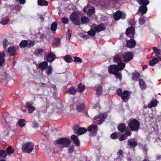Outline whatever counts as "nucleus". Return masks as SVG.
Segmentation results:
<instances>
[{"label":"nucleus","instance_id":"nucleus-1","mask_svg":"<svg viewBox=\"0 0 161 161\" xmlns=\"http://www.w3.org/2000/svg\"><path fill=\"white\" fill-rule=\"evenodd\" d=\"M140 125V124L138 121L135 119H130L128 123V126L132 131H138Z\"/></svg>","mask_w":161,"mask_h":161},{"label":"nucleus","instance_id":"nucleus-2","mask_svg":"<svg viewBox=\"0 0 161 161\" xmlns=\"http://www.w3.org/2000/svg\"><path fill=\"white\" fill-rule=\"evenodd\" d=\"M34 145L31 142H26L22 146V151L26 153H30L33 150Z\"/></svg>","mask_w":161,"mask_h":161},{"label":"nucleus","instance_id":"nucleus-3","mask_svg":"<svg viewBox=\"0 0 161 161\" xmlns=\"http://www.w3.org/2000/svg\"><path fill=\"white\" fill-rule=\"evenodd\" d=\"M133 56L131 53L125 52L120 54V58L125 62L129 61L133 58Z\"/></svg>","mask_w":161,"mask_h":161},{"label":"nucleus","instance_id":"nucleus-4","mask_svg":"<svg viewBox=\"0 0 161 161\" xmlns=\"http://www.w3.org/2000/svg\"><path fill=\"white\" fill-rule=\"evenodd\" d=\"M56 143L57 144L63 145L64 147H68L70 144L71 142L69 139L62 137L56 140Z\"/></svg>","mask_w":161,"mask_h":161},{"label":"nucleus","instance_id":"nucleus-5","mask_svg":"<svg viewBox=\"0 0 161 161\" xmlns=\"http://www.w3.org/2000/svg\"><path fill=\"white\" fill-rule=\"evenodd\" d=\"M74 132L75 134H78L79 135H81L85 133L87 129L84 127H81L77 125H75L73 127Z\"/></svg>","mask_w":161,"mask_h":161},{"label":"nucleus","instance_id":"nucleus-6","mask_svg":"<svg viewBox=\"0 0 161 161\" xmlns=\"http://www.w3.org/2000/svg\"><path fill=\"white\" fill-rule=\"evenodd\" d=\"M70 19L72 23L75 25H80V23L78 15L76 13L74 12L70 15Z\"/></svg>","mask_w":161,"mask_h":161},{"label":"nucleus","instance_id":"nucleus-7","mask_svg":"<svg viewBox=\"0 0 161 161\" xmlns=\"http://www.w3.org/2000/svg\"><path fill=\"white\" fill-rule=\"evenodd\" d=\"M122 0H104L103 3L105 7L108 8L114 7L115 3H118Z\"/></svg>","mask_w":161,"mask_h":161},{"label":"nucleus","instance_id":"nucleus-8","mask_svg":"<svg viewBox=\"0 0 161 161\" xmlns=\"http://www.w3.org/2000/svg\"><path fill=\"white\" fill-rule=\"evenodd\" d=\"M130 93L127 90L124 91L120 96L124 102H126L130 99Z\"/></svg>","mask_w":161,"mask_h":161},{"label":"nucleus","instance_id":"nucleus-9","mask_svg":"<svg viewBox=\"0 0 161 161\" xmlns=\"http://www.w3.org/2000/svg\"><path fill=\"white\" fill-rule=\"evenodd\" d=\"M113 17L116 20H119L121 18L124 19L126 18V14L125 13H122L121 11L118 10L114 14Z\"/></svg>","mask_w":161,"mask_h":161},{"label":"nucleus","instance_id":"nucleus-10","mask_svg":"<svg viewBox=\"0 0 161 161\" xmlns=\"http://www.w3.org/2000/svg\"><path fill=\"white\" fill-rule=\"evenodd\" d=\"M126 35L130 38H133L135 33V29L133 27L128 28L126 30L125 32Z\"/></svg>","mask_w":161,"mask_h":161},{"label":"nucleus","instance_id":"nucleus-11","mask_svg":"<svg viewBox=\"0 0 161 161\" xmlns=\"http://www.w3.org/2000/svg\"><path fill=\"white\" fill-rule=\"evenodd\" d=\"M119 72L117 65L115 64L111 65L108 67V72L112 74H115L117 72Z\"/></svg>","mask_w":161,"mask_h":161},{"label":"nucleus","instance_id":"nucleus-12","mask_svg":"<svg viewBox=\"0 0 161 161\" xmlns=\"http://www.w3.org/2000/svg\"><path fill=\"white\" fill-rule=\"evenodd\" d=\"M147 10L148 8L147 6H141L139 7L136 14H140L142 16L147 13Z\"/></svg>","mask_w":161,"mask_h":161},{"label":"nucleus","instance_id":"nucleus-13","mask_svg":"<svg viewBox=\"0 0 161 161\" xmlns=\"http://www.w3.org/2000/svg\"><path fill=\"white\" fill-rule=\"evenodd\" d=\"M47 60L49 62H51L56 58L54 52L50 51L46 56Z\"/></svg>","mask_w":161,"mask_h":161},{"label":"nucleus","instance_id":"nucleus-14","mask_svg":"<svg viewBox=\"0 0 161 161\" xmlns=\"http://www.w3.org/2000/svg\"><path fill=\"white\" fill-rule=\"evenodd\" d=\"M32 102H27L25 103V107H26L29 110V113H32L35 110V108L32 105Z\"/></svg>","mask_w":161,"mask_h":161},{"label":"nucleus","instance_id":"nucleus-15","mask_svg":"<svg viewBox=\"0 0 161 161\" xmlns=\"http://www.w3.org/2000/svg\"><path fill=\"white\" fill-rule=\"evenodd\" d=\"M153 59L149 62V65L151 66H153L158 63L159 61H161V57H153Z\"/></svg>","mask_w":161,"mask_h":161},{"label":"nucleus","instance_id":"nucleus-16","mask_svg":"<svg viewBox=\"0 0 161 161\" xmlns=\"http://www.w3.org/2000/svg\"><path fill=\"white\" fill-rule=\"evenodd\" d=\"M48 63L47 61H44L39 64H36L37 67L41 69L42 70H45L46 69L48 66Z\"/></svg>","mask_w":161,"mask_h":161},{"label":"nucleus","instance_id":"nucleus-17","mask_svg":"<svg viewBox=\"0 0 161 161\" xmlns=\"http://www.w3.org/2000/svg\"><path fill=\"white\" fill-rule=\"evenodd\" d=\"M87 130L89 131H93L92 133L93 135L95 136L98 130L97 126L96 125L92 124L88 126Z\"/></svg>","mask_w":161,"mask_h":161},{"label":"nucleus","instance_id":"nucleus-18","mask_svg":"<svg viewBox=\"0 0 161 161\" xmlns=\"http://www.w3.org/2000/svg\"><path fill=\"white\" fill-rule=\"evenodd\" d=\"M136 42L133 38L128 40L126 42V47L131 48L135 46Z\"/></svg>","mask_w":161,"mask_h":161},{"label":"nucleus","instance_id":"nucleus-19","mask_svg":"<svg viewBox=\"0 0 161 161\" xmlns=\"http://www.w3.org/2000/svg\"><path fill=\"white\" fill-rule=\"evenodd\" d=\"M95 88L97 96L99 97L102 92V86L100 84H98L96 85Z\"/></svg>","mask_w":161,"mask_h":161},{"label":"nucleus","instance_id":"nucleus-20","mask_svg":"<svg viewBox=\"0 0 161 161\" xmlns=\"http://www.w3.org/2000/svg\"><path fill=\"white\" fill-rule=\"evenodd\" d=\"M8 52L10 56L14 55L16 52L15 47L13 46H11L8 49Z\"/></svg>","mask_w":161,"mask_h":161},{"label":"nucleus","instance_id":"nucleus-21","mask_svg":"<svg viewBox=\"0 0 161 161\" xmlns=\"http://www.w3.org/2000/svg\"><path fill=\"white\" fill-rule=\"evenodd\" d=\"M71 140L73 141L74 142L77 146H79L80 145V142L77 136L76 135H73L71 137Z\"/></svg>","mask_w":161,"mask_h":161},{"label":"nucleus","instance_id":"nucleus-22","mask_svg":"<svg viewBox=\"0 0 161 161\" xmlns=\"http://www.w3.org/2000/svg\"><path fill=\"white\" fill-rule=\"evenodd\" d=\"M85 106L82 103H79L76 105L75 109L78 112H82L84 110Z\"/></svg>","mask_w":161,"mask_h":161},{"label":"nucleus","instance_id":"nucleus-23","mask_svg":"<svg viewBox=\"0 0 161 161\" xmlns=\"http://www.w3.org/2000/svg\"><path fill=\"white\" fill-rule=\"evenodd\" d=\"M117 128L119 131L123 133L125 130L126 125L124 123H121L118 126Z\"/></svg>","mask_w":161,"mask_h":161},{"label":"nucleus","instance_id":"nucleus-24","mask_svg":"<svg viewBox=\"0 0 161 161\" xmlns=\"http://www.w3.org/2000/svg\"><path fill=\"white\" fill-rule=\"evenodd\" d=\"M60 43V39L58 38H55L53 41L52 47L53 48H55L59 45Z\"/></svg>","mask_w":161,"mask_h":161},{"label":"nucleus","instance_id":"nucleus-25","mask_svg":"<svg viewBox=\"0 0 161 161\" xmlns=\"http://www.w3.org/2000/svg\"><path fill=\"white\" fill-rule=\"evenodd\" d=\"M66 92L69 95H74L76 93V90L74 87L72 86L68 88L66 91Z\"/></svg>","mask_w":161,"mask_h":161},{"label":"nucleus","instance_id":"nucleus-26","mask_svg":"<svg viewBox=\"0 0 161 161\" xmlns=\"http://www.w3.org/2000/svg\"><path fill=\"white\" fill-rule=\"evenodd\" d=\"M63 59L68 63H70L73 61L72 58L69 55H65L64 56Z\"/></svg>","mask_w":161,"mask_h":161},{"label":"nucleus","instance_id":"nucleus-27","mask_svg":"<svg viewBox=\"0 0 161 161\" xmlns=\"http://www.w3.org/2000/svg\"><path fill=\"white\" fill-rule=\"evenodd\" d=\"M93 29L95 30L96 32H99L104 30L105 28L100 25H95L93 27Z\"/></svg>","mask_w":161,"mask_h":161},{"label":"nucleus","instance_id":"nucleus-28","mask_svg":"<svg viewBox=\"0 0 161 161\" xmlns=\"http://www.w3.org/2000/svg\"><path fill=\"white\" fill-rule=\"evenodd\" d=\"M139 80L140 88L142 90H145L147 86L144 81L142 79H139Z\"/></svg>","mask_w":161,"mask_h":161},{"label":"nucleus","instance_id":"nucleus-29","mask_svg":"<svg viewBox=\"0 0 161 161\" xmlns=\"http://www.w3.org/2000/svg\"><path fill=\"white\" fill-rule=\"evenodd\" d=\"M132 79L134 80L138 81L140 78V74L137 72L135 71V72L132 74Z\"/></svg>","mask_w":161,"mask_h":161},{"label":"nucleus","instance_id":"nucleus-30","mask_svg":"<svg viewBox=\"0 0 161 161\" xmlns=\"http://www.w3.org/2000/svg\"><path fill=\"white\" fill-rule=\"evenodd\" d=\"M128 145L132 148H134L137 145V143L136 141H132L130 140H129L127 142Z\"/></svg>","mask_w":161,"mask_h":161},{"label":"nucleus","instance_id":"nucleus-31","mask_svg":"<svg viewBox=\"0 0 161 161\" xmlns=\"http://www.w3.org/2000/svg\"><path fill=\"white\" fill-rule=\"evenodd\" d=\"M137 2L139 5L145 6H147L149 3L148 0H137Z\"/></svg>","mask_w":161,"mask_h":161},{"label":"nucleus","instance_id":"nucleus-32","mask_svg":"<svg viewBox=\"0 0 161 161\" xmlns=\"http://www.w3.org/2000/svg\"><path fill=\"white\" fill-rule=\"evenodd\" d=\"M158 103V101L156 100L151 101L150 103L148 104V108H151L153 107H156Z\"/></svg>","mask_w":161,"mask_h":161},{"label":"nucleus","instance_id":"nucleus-33","mask_svg":"<svg viewBox=\"0 0 161 161\" xmlns=\"http://www.w3.org/2000/svg\"><path fill=\"white\" fill-rule=\"evenodd\" d=\"M152 49L155 54V56H156L157 58H158V57H161L160 56H159V55L160 54L161 52L160 49H158V48L155 47H153Z\"/></svg>","mask_w":161,"mask_h":161},{"label":"nucleus","instance_id":"nucleus-34","mask_svg":"<svg viewBox=\"0 0 161 161\" xmlns=\"http://www.w3.org/2000/svg\"><path fill=\"white\" fill-rule=\"evenodd\" d=\"M28 44V41L26 40H22L19 43V46L20 48H23L26 47H27Z\"/></svg>","mask_w":161,"mask_h":161},{"label":"nucleus","instance_id":"nucleus-35","mask_svg":"<svg viewBox=\"0 0 161 161\" xmlns=\"http://www.w3.org/2000/svg\"><path fill=\"white\" fill-rule=\"evenodd\" d=\"M37 3L40 6H47L48 2L45 0H38Z\"/></svg>","mask_w":161,"mask_h":161},{"label":"nucleus","instance_id":"nucleus-36","mask_svg":"<svg viewBox=\"0 0 161 161\" xmlns=\"http://www.w3.org/2000/svg\"><path fill=\"white\" fill-rule=\"evenodd\" d=\"M125 63L122 62H119L118 63V65H117V68L119 70H123L124 68L125 67Z\"/></svg>","mask_w":161,"mask_h":161},{"label":"nucleus","instance_id":"nucleus-37","mask_svg":"<svg viewBox=\"0 0 161 161\" xmlns=\"http://www.w3.org/2000/svg\"><path fill=\"white\" fill-rule=\"evenodd\" d=\"M100 117L99 118L100 120L99 124H101L104 121L106 117H107V114H105L100 113Z\"/></svg>","mask_w":161,"mask_h":161},{"label":"nucleus","instance_id":"nucleus-38","mask_svg":"<svg viewBox=\"0 0 161 161\" xmlns=\"http://www.w3.org/2000/svg\"><path fill=\"white\" fill-rule=\"evenodd\" d=\"M46 69H47V70L46 71V73L47 74L48 76L51 75L53 70L52 67L51 65H49L48 66H47Z\"/></svg>","mask_w":161,"mask_h":161},{"label":"nucleus","instance_id":"nucleus-39","mask_svg":"<svg viewBox=\"0 0 161 161\" xmlns=\"http://www.w3.org/2000/svg\"><path fill=\"white\" fill-rule=\"evenodd\" d=\"M5 151L7 153V154H11L14 153V149L12 147L9 146L6 148Z\"/></svg>","mask_w":161,"mask_h":161},{"label":"nucleus","instance_id":"nucleus-40","mask_svg":"<svg viewBox=\"0 0 161 161\" xmlns=\"http://www.w3.org/2000/svg\"><path fill=\"white\" fill-rule=\"evenodd\" d=\"M85 89V86L84 85L80 83L78 86L77 91L79 92H82Z\"/></svg>","mask_w":161,"mask_h":161},{"label":"nucleus","instance_id":"nucleus-41","mask_svg":"<svg viewBox=\"0 0 161 161\" xmlns=\"http://www.w3.org/2000/svg\"><path fill=\"white\" fill-rule=\"evenodd\" d=\"M26 122L24 119H20L18 122V125L21 127H23L25 126Z\"/></svg>","mask_w":161,"mask_h":161},{"label":"nucleus","instance_id":"nucleus-42","mask_svg":"<svg viewBox=\"0 0 161 161\" xmlns=\"http://www.w3.org/2000/svg\"><path fill=\"white\" fill-rule=\"evenodd\" d=\"M89 21V18L85 16L82 17L81 18L80 21L83 24L87 23Z\"/></svg>","mask_w":161,"mask_h":161},{"label":"nucleus","instance_id":"nucleus-43","mask_svg":"<svg viewBox=\"0 0 161 161\" xmlns=\"http://www.w3.org/2000/svg\"><path fill=\"white\" fill-rule=\"evenodd\" d=\"M43 49L41 48L35 49L34 54L38 56L41 53L43 52Z\"/></svg>","mask_w":161,"mask_h":161},{"label":"nucleus","instance_id":"nucleus-44","mask_svg":"<svg viewBox=\"0 0 161 161\" xmlns=\"http://www.w3.org/2000/svg\"><path fill=\"white\" fill-rule=\"evenodd\" d=\"M57 27V24L56 22H53L51 26V30L52 31H55Z\"/></svg>","mask_w":161,"mask_h":161},{"label":"nucleus","instance_id":"nucleus-45","mask_svg":"<svg viewBox=\"0 0 161 161\" xmlns=\"http://www.w3.org/2000/svg\"><path fill=\"white\" fill-rule=\"evenodd\" d=\"M110 137L113 140L119 138L118 134L116 132L113 133L110 135Z\"/></svg>","mask_w":161,"mask_h":161},{"label":"nucleus","instance_id":"nucleus-46","mask_svg":"<svg viewBox=\"0 0 161 161\" xmlns=\"http://www.w3.org/2000/svg\"><path fill=\"white\" fill-rule=\"evenodd\" d=\"M7 156L6 152L3 150L0 149V158H5Z\"/></svg>","mask_w":161,"mask_h":161},{"label":"nucleus","instance_id":"nucleus-47","mask_svg":"<svg viewBox=\"0 0 161 161\" xmlns=\"http://www.w3.org/2000/svg\"><path fill=\"white\" fill-rule=\"evenodd\" d=\"M74 61L75 63H81L82 62V60L81 58L78 57H74Z\"/></svg>","mask_w":161,"mask_h":161},{"label":"nucleus","instance_id":"nucleus-48","mask_svg":"<svg viewBox=\"0 0 161 161\" xmlns=\"http://www.w3.org/2000/svg\"><path fill=\"white\" fill-rule=\"evenodd\" d=\"M96 32L95 30L92 29L87 32V33L88 35L92 36H94L96 35Z\"/></svg>","mask_w":161,"mask_h":161},{"label":"nucleus","instance_id":"nucleus-49","mask_svg":"<svg viewBox=\"0 0 161 161\" xmlns=\"http://www.w3.org/2000/svg\"><path fill=\"white\" fill-rule=\"evenodd\" d=\"M3 46L4 48L6 49L8 44V41L6 38H4L2 42Z\"/></svg>","mask_w":161,"mask_h":161},{"label":"nucleus","instance_id":"nucleus-50","mask_svg":"<svg viewBox=\"0 0 161 161\" xmlns=\"http://www.w3.org/2000/svg\"><path fill=\"white\" fill-rule=\"evenodd\" d=\"M95 11V8L94 7H92L91 8L89 9L87 13L88 15L90 16L92 15Z\"/></svg>","mask_w":161,"mask_h":161},{"label":"nucleus","instance_id":"nucleus-51","mask_svg":"<svg viewBox=\"0 0 161 161\" xmlns=\"http://www.w3.org/2000/svg\"><path fill=\"white\" fill-rule=\"evenodd\" d=\"M61 21L64 24H67L68 23L69 19L67 17H64L62 18Z\"/></svg>","mask_w":161,"mask_h":161},{"label":"nucleus","instance_id":"nucleus-52","mask_svg":"<svg viewBox=\"0 0 161 161\" xmlns=\"http://www.w3.org/2000/svg\"><path fill=\"white\" fill-rule=\"evenodd\" d=\"M127 138V137L125 136V134H122L120 136V137L118 138V139L120 141H123L125 140Z\"/></svg>","mask_w":161,"mask_h":161},{"label":"nucleus","instance_id":"nucleus-53","mask_svg":"<svg viewBox=\"0 0 161 161\" xmlns=\"http://www.w3.org/2000/svg\"><path fill=\"white\" fill-rule=\"evenodd\" d=\"M74 150V147L73 146H72L69 147L68 153L69 154H71L73 152Z\"/></svg>","mask_w":161,"mask_h":161},{"label":"nucleus","instance_id":"nucleus-54","mask_svg":"<svg viewBox=\"0 0 161 161\" xmlns=\"http://www.w3.org/2000/svg\"><path fill=\"white\" fill-rule=\"evenodd\" d=\"M116 92L117 93V95L119 97H120L121 94H122L123 92L122 89L120 88H118L116 90Z\"/></svg>","mask_w":161,"mask_h":161},{"label":"nucleus","instance_id":"nucleus-55","mask_svg":"<svg viewBox=\"0 0 161 161\" xmlns=\"http://www.w3.org/2000/svg\"><path fill=\"white\" fill-rule=\"evenodd\" d=\"M120 54L119 53L118 55V57H114L113 58V60L114 62H117L120 61H122L120 58Z\"/></svg>","mask_w":161,"mask_h":161},{"label":"nucleus","instance_id":"nucleus-56","mask_svg":"<svg viewBox=\"0 0 161 161\" xmlns=\"http://www.w3.org/2000/svg\"><path fill=\"white\" fill-rule=\"evenodd\" d=\"M35 45V42L34 41H31L29 43H28L27 47L30 48L33 47Z\"/></svg>","mask_w":161,"mask_h":161},{"label":"nucleus","instance_id":"nucleus-57","mask_svg":"<svg viewBox=\"0 0 161 161\" xmlns=\"http://www.w3.org/2000/svg\"><path fill=\"white\" fill-rule=\"evenodd\" d=\"M139 24L140 25H143L145 22V20L144 18L143 17L142 18H140L139 19Z\"/></svg>","mask_w":161,"mask_h":161},{"label":"nucleus","instance_id":"nucleus-58","mask_svg":"<svg viewBox=\"0 0 161 161\" xmlns=\"http://www.w3.org/2000/svg\"><path fill=\"white\" fill-rule=\"evenodd\" d=\"M9 19H6L0 22V23L3 25H5L8 24L9 22Z\"/></svg>","mask_w":161,"mask_h":161},{"label":"nucleus","instance_id":"nucleus-59","mask_svg":"<svg viewBox=\"0 0 161 161\" xmlns=\"http://www.w3.org/2000/svg\"><path fill=\"white\" fill-rule=\"evenodd\" d=\"M116 76L117 78H119V80H121L122 78V75L120 73L117 72L115 73V74H114Z\"/></svg>","mask_w":161,"mask_h":161},{"label":"nucleus","instance_id":"nucleus-60","mask_svg":"<svg viewBox=\"0 0 161 161\" xmlns=\"http://www.w3.org/2000/svg\"><path fill=\"white\" fill-rule=\"evenodd\" d=\"M32 125L33 127L34 128H37L39 125V124L36 121L33 122Z\"/></svg>","mask_w":161,"mask_h":161},{"label":"nucleus","instance_id":"nucleus-61","mask_svg":"<svg viewBox=\"0 0 161 161\" xmlns=\"http://www.w3.org/2000/svg\"><path fill=\"white\" fill-rule=\"evenodd\" d=\"M131 132L130 130H127L124 134H125V136L126 137L128 136H130L131 135Z\"/></svg>","mask_w":161,"mask_h":161},{"label":"nucleus","instance_id":"nucleus-62","mask_svg":"<svg viewBox=\"0 0 161 161\" xmlns=\"http://www.w3.org/2000/svg\"><path fill=\"white\" fill-rule=\"evenodd\" d=\"M124 153L123 151L121 149H120L117 153V154L118 155L119 154L121 156V157H124Z\"/></svg>","mask_w":161,"mask_h":161},{"label":"nucleus","instance_id":"nucleus-63","mask_svg":"<svg viewBox=\"0 0 161 161\" xmlns=\"http://www.w3.org/2000/svg\"><path fill=\"white\" fill-rule=\"evenodd\" d=\"M5 61V59L4 58H0V66L3 65Z\"/></svg>","mask_w":161,"mask_h":161},{"label":"nucleus","instance_id":"nucleus-64","mask_svg":"<svg viewBox=\"0 0 161 161\" xmlns=\"http://www.w3.org/2000/svg\"><path fill=\"white\" fill-rule=\"evenodd\" d=\"M129 22V24L131 25H134L136 23L135 20L132 19L130 20Z\"/></svg>","mask_w":161,"mask_h":161}]
</instances>
